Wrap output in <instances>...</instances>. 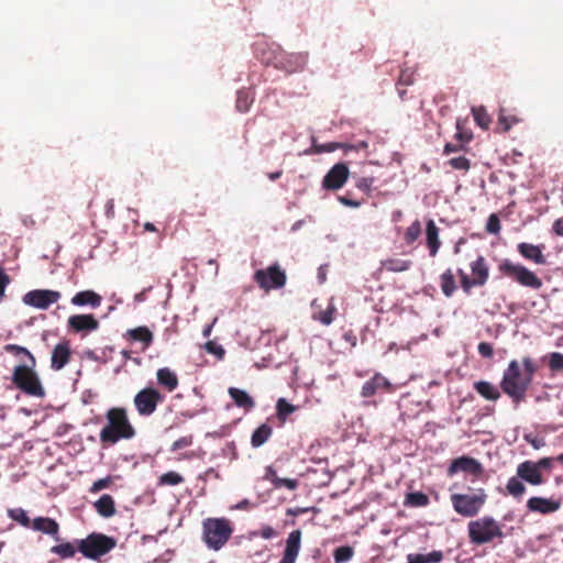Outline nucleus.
<instances>
[{
    "label": "nucleus",
    "instance_id": "obj_1",
    "mask_svg": "<svg viewBox=\"0 0 563 563\" xmlns=\"http://www.w3.org/2000/svg\"><path fill=\"white\" fill-rule=\"evenodd\" d=\"M522 365L523 369H521L517 360L510 361L507 368L504 371L500 382L501 390L515 405H519L526 399L527 391L538 371L537 364L529 356L522 358Z\"/></svg>",
    "mask_w": 563,
    "mask_h": 563
},
{
    "label": "nucleus",
    "instance_id": "obj_2",
    "mask_svg": "<svg viewBox=\"0 0 563 563\" xmlns=\"http://www.w3.org/2000/svg\"><path fill=\"white\" fill-rule=\"evenodd\" d=\"M107 424L100 430L99 438L102 446L114 445L121 440H131L136 435L128 409L112 407L106 412Z\"/></svg>",
    "mask_w": 563,
    "mask_h": 563
},
{
    "label": "nucleus",
    "instance_id": "obj_3",
    "mask_svg": "<svg viewBox=\"0 0 563 563\" xmlns=\"http://www.w3.org/2000/svg\"><path fill=\"white\" fill-rule=\"evenodd\" d=\"M203 541L209 549L220 550L230 539L233 528L227 518H207L202 522Z\"/></svg>",
    "mask_w": 563,
    "mask_h": 563
},
{
    "label": "nucleus",
    "instance_id": "obj_4",
    "mask_svg": "<svg viewBox=\"0 0 563 563\" xmlns=\"http://www.w3.org/2000/svg\"><path fill=\"white\" fill-rule=\"evenodd\" d=\"M498 271L501 276L510 278L520 286L539 290L542 288L543 283L540 277L532 271L527 268L520 263H514L508 258L503 260L498 265Z\"/></svg>",
    "mask_w": 563,
    "mask_h": 563
},
{
    "label": "nucleus",
    "instance_id": "obj_5",
    "mask_svg": "<svg viewBox=\"0 0 563 563\" xmlns=\"http://www.w3.org/2000/svg\"><path fill=\"white\" fill-rule=\"evenodd\" d=\"M117 545L114 538L99 532H92L87 538L77 540L78 551L87 559L99 560Z\"/></svg>",
    "mask_w": 563,
    "mask_h": 563
},
{
    "label": "nucleus",
    "instance_id": "obj_6",
    "mask_svg": "<svg viewBox=\"0 0 563 563\" xmlns=\"http://www.w3.org/2000/svg\"><path fill=\"white\" fill-rule=\"evenodd\" d=\"M468 538L474 544H485L494 539L504 538L500 525L492 517L485 516L468 522Z\"/></svg>",
    "mask_w": 563,
    "mask_h": 563
},
{
    "label": "nucleus",
    "instance_id": "obj_7",
    "mask_svg": "<svg viewBox=\"0 0 563 563\" xmlns=\"http://www.w3.org/2000/svg\"><path fill=\"white\" fill-rule=\"evenodd\" d=\"M451 504L454 511L462 517H475L486 504L487 494L485 489L478 488L472 494H452Z\"/></svg>",
    "mask_w": 563,
    "mask_h": 563
},
{
    "label": "nucleus",
    "instance_id": "obj_8",
    "mask_svg": "<svg viewBox=\"0 0 563 563\" xmlns=\"http://www.w3.org/2000/svg\"><path fill=\"white\" fill-rule=\"evenodd\" d=\"M258 57L262 63L266 65H273L275 68L282 69L289 74L302 69L306 62L301 54H289L279 47L268 54L264 51H261Z\"/></svg>",
    "mask_w": 563,
    "mask_h": 563
},
{
    "label": "nucleus",
    "instance_id": "obj_9",
    "mask_svg": "<svg viewBox=\"0 0 563 563\" xmlns=\"http://www.w3.org/2000/svg\"><path fill=\"white\" fill-rule=\"evenodd\" d=\"M470 267L473 277H470L464 269H457L461 288L467 295L471 294L473 287L484 286L489 278V267L483 255H477V257L470 263Z\"/></svg>",
    "mask_w": 563,
    "mask_h": 563
},
{
    "label": "nucleus",
    "instance_id": "obj_10",
    "mask_svg": "<svg viewBox=\"0 0 563 563\" xmlns=\"http://www.w3.org/2000/svg\"><path fill=\"white\" fill-rule=\"evenodd\" d=\"M165 401V395L154 386L140 389L133 397V405L137 415L148 418L155 413L158 406Z\"/></svg>",
    "mask_w": 563,
    "mask_h": 563
},
{
    "label": "nucleus",
    "instance_id": "obj_11",
    "mask_svg": "<svg viewBox=\"0 0 563 563\" xmlns=\"http://www.w3.org/2000/svg\"><path fill=\"white\" fill-rule=\"evenodd\" d=\"M32 367L31 365H18L13 371L12 382L29 396L44 397L45 390Z\"/></svg>",
    "mask_w": 563,
    "mask_h": 563
},
{
    "label": "nucleus",
    "instance_id": "obj_12",
    "mask_svg": "<svg viewBox=\"0 0 563 563\" xmlns=\"http://www.w3.org/2000/svg\"><path fill=\"white\" fill-rule=\"evenodd\" d=\"M254 282L265 291L283 288L287 277L278 264H273L266 269H257L253 276Z\"/></svg>",
    "mask_w": 563,
    "mask_h": 563
},
{
    "label": "nucleus",
    "instance_id": "obj_13",
    "mask_svg": "<svg viewBox=\"0 0 563 563\" xmlns=\"http://www.w3.org/2000/svg\"><path fill=\"white\" fill-rule=\"evenodd\" d=\"M60 292L51 289H35L23 296V302L31 307L46 310L51 305L60 299Z\"/></svg>",
    "mask_w": 563,
    "mask_h": 563
},
{
    "label": "nucleus",
    "instance_id": "obj_14",
    "mask_svg": "<svg viewBox=\"0 0 563 563\" xmlns=\"http://www.w3.org/2000/svg\"><path fill=\"white\" fill-rule=\"evenodd\" d=\"M350 170L345 163H338L331 167L322 180V187L327 190H338L349 179Z\"/></svg>",
    "mask_w": 563,
    "mask_h": 563
},
{
    "label": "nucleus",
    "instance_id": "obj_15",
    "mask_svg": "<svg viewBox=\"0 0 563 563\" xmlns=\"http://www.w3.org/2000/svg\"><path fill=\"white\" fill-rule=\"evenodd\" d=\"M483 471V465L476 459L463 455L451 462L448 467V475L453 476L459 472H464L474 476H481Z\"/></svg>",
    "mask_w": 563,
    "mask_h": 563
},
{
    "label": "nucleus",
    "instance_id": "obj_16",
    "mask_svg": "<svg viewBox=\"0 0 563 563\" xmlns=\"http://www.w3.org/2000/svg\"><path fill=\"white\" fill-rule=\"evenodd\" d=\"M393 389L390 382L380 373H376L372 378L366 380L361 389V396L369 398L378 393H390Z\"/></svg>",
    "mask_w": 563,
    "mask_h": 563
},
{
    "label": "nucleus",
    "instance_id": "obj_17",
    "mask_svg": "<svg viewBox=\"0 0 563 563\" xmlns=\"http://www.w3.org/2000/svg\"><path fill=\"white\" fill-rule=\"evenodd\" d=\"M527 509L530 512L549 515L558 511L561 507V501L553 498L531 497L527 501Z\"/></svg>",
    "mask_w": 563,
    "mask_h": 563
},
{
    "label": "nucleus",
    "instance_id": "obj_18",
    "mask_svg": "<svg viewBox=\"0 0 563 563\" xmlns=\"http://www.w3.org/2000/svg\"><path fill=\"white\" fill-rule=\"evenodd\" d=\"M301 547V531L292 530L286 540L284 554L279 563H296Z\"/></svg>",
    "mask_w": 563,
    "mask_h": 563
},
{
    "label": "nucleus",
    "instance_id": "obj_19",
    "mask_svg": "<svg viewBox=\"0 0 563 563\" xmlns=\"http://www.w3.org/2000/svg\"><path fill=\"white\" fill-rule=\"evenodd\" d=\"M69 330L79 332L96 331L99 328V321L92 314H74L67 321Z\"/></svg>",
    "mask_w": 563,
    "mask_h": 563
},
{
    "label": "nucleus",
    "instance_id": "obj_20",
    "mask_svg": "<svg viewBox=\"0 0 563 563\" xmlns=\"http://www.w3.org/2000/svg\"><path fill=\"white\" fill-rule=\"evenodd\" d=\"M517 476L534 486L542 485L545 482L533 461L520 463L517 466Z\"/></svg>",
    "mask_w": 563,
    "mask_h": 563
},
{
    "label": "nucleus",
    "instance_id": "obj_21",
    "mask_svg": "<svg viewBox=\"0 0 563 563\" xmlns=\"http://www.w3.org/2000/svg\"><path fill=\"white\" fill-rule=\"evenodd\" d=\"M71 352L69 342L64 341L55 345L51 357V367L60 371L70 360Z\"/></svg>",
    "mask_w": 563,
    "mask_h": 563
},
{
    "label": "nucleus",
    "instance_id": "obj_22",
    "mask_svg": "<svg viewBox=\"0 0 563 563\" xmlns=\"http://www.w3.org/2000/svg\"><path fill=\"white\" fill-rule=\"evenodd\" d=\"M542 247H543L542 245H534V244L522 242L517 245V251L526 260L531 261L539 265H543V264H545L547 260L542 253Z\"/></svg>",
    "mask_w": 563,
    "mask_h": 563
},
{
    "label": "nucleus",
    "instance_id": "obj_23",
    "mask_svg": "<svg viewBox=\"0 0 563 563\" xmlns=\"http://www.w3.org/2000/svg\"><path fill=\"white\" fill-rule=\"evenodd\" d=\"M156 380L165 391L173 393L178 388L179 379L174 371L169 367L158 368L156 372Z\"/></svg>",
    "mask_w": 563,
    "mask_h": 563
},
{
    "label": "nucleus",
    "instance_id": "obj_24",
    "mask_svg": "<svg viewBox=\"0 0 563 563\" xmlns=\"http://www.w3.org/2000/svg\"><path fill=\"white\" fill-rule=\"evenodd\" d=\"M33 530L48 534L58 540L59 523L49 517H36L32 520Z\"/></svg>",
    "mask_w": 563,
    "mask_h": 563
},
{
    "label": "nucleus",
    "instance_id": "obj_25",
    "mask_svg": "<svg viewBox=\"0 0 563 563\" xmlns=\"http://www.w3.org/2000/svg\"><path fill=\"white\" fill-rule=\"evenodd\" d=\"M439 232L440 230L435 222L432 219L428 220L426 225V244L431 257H434L441 247Z\"/></svg>",
    "mask_w": 563,
    "mask_h": 563
},
{
    "label": "nucleus",
    "instance_id": "obj_26",
    "mask_svg": "<svg viewBox=\"0 0 563 563\" xmlns=\"http://www.w3.org/2000/svg\"><path fill=\"white\" fill-rule=\"evenodd\" d=\"M70 302L77 307L89 306L98 308L102 302V297L93 290H82L73 296Z\"/></svg>",
    "mask_w": 563,
    "mask_h": 563
},
{
    "label": "nucleus",
    "instance_id": "obj_27",
    "mask_svg": "<svg viewBox=\"0 0 563 563\" xmlns=\"http://www.w3.org/2000/svg\"><path fill=\"white\" fill-rule=\"evenodd\" d=\"M93 508L103 518L113 517L117 512L115 503L111 495L103 494L93 503Z\"/></svg>",
    "mask_w": 563,
    "mask_h": 563
},
{
    "label": "nucleus",
    "instance_id": "obj_28",
    "mask_svg": "<svg viewBox=\"0 0 563 563\" xmlns=\"http://www.w3.org/2000/svg\"><path fill=\"white\" fill-rule=\"evenodd\" d=\"M228 391L238 407L249 411L255 406L253 398L246 391L236 387H230Z\"/></svg>",
    "mask_w": 563,
    "mask_h": 563
},
{
    "label": "nucleus",
    "instance_id": "obj_29",
    "mask_svg": "<svg viewBox=\"0 0 563 563\" xmlns=\"http://www.w3.org/2000/svg\"><path fill=\"white\" fill-rule=\"evenodd\" d=\"M125 336L131 341H139L148 347L153 343V333L147 327H137L126 331Z\"/></svg>",
    "mask_w": 563,
    "mask_h": 563
},
{
    "label": "nucleus",
    "instance_id": "obj_30",
    "mask_svg": "<svg viewBox=\"0 0 563 563\" xmlns=\"http://www.w3.org/2000/svg\"><path fill=\"white\" fill-rule=\"evenodd\" d=\"M382 269H385L390 273H402L408 271L412 262L410 260H404L399 257H389L380 263Z\"/></svg>",
    "mask_w": 563,
    "mask_h": 563
},
{
    "label": "nucleus",
    "instance_id": "obj_31",
    "mask_svg": "<svg viewBox=\"0 0 563 563\" xmlns=\"http://www.w3.org/2000/svg\"><path fill=\"white\" fill-rule=\"evenodd\" d=\"M474 389L486 400L496 401L500 397L498 388L486 380L475 382Z\"/></svg>",
    "mask_w": 563,
    "mask_h": 563
},
{
    "label": "nucleus",
    "instance_id": "obj_32",
    "mask_svg": "<svg viewBox=\"0 0 563 563\" xmlns=\"http://www.w3.org/2000/svg\"><path fill=\"white\" fill-rule=\"evenodd\" d=\"M443 560L441 551H432L428 554L410 553L407 555V563H440Z\"/></svg>",
    "mask_w": 563,
    "mask_h": 563
},
{
    "label": "nucleus",
    "instance_id": "obj_33",
    "mask_svg": "<svg viewBox=\"0 0 563 563\" xmlns=\"http://www.w3.org/2000/svg\"><path fill=\"white\" fill-rule=\"evenodd\" d=\"M273 429L267 423L261 424L254 430L251 437V444L253 448L262 446L272 435Z\"/></svg>",
    "mask_w": 563,
    "mask_h": 563
},
{
    "label": "nucleus",
    "instance_id": "obj_34",
    "mask_svg": "<svg viewBox=\"0 0 563 563\" xmlns=\"http://www.w3.org/2000/svg\"><path fill=\"white\" fill-rule=\"evenodd\" d=\"M440 287L445 297L450 298L456 290V284L452 269L448 268L440 275Z\"/></svg>",
    "mask_w": 563,
    "mask_h": 563
},
{
    "label": "nucleus",
    "instance_id": "obj_35",
    "mask_svg": "<svg viewBox=\"0 0 563 563\" xmlns=\"http://www.w3.org/2000/svg\"><path fill=\"white\" fill-rule=\"evenodd\" d=\"M78 551L77 547L70 542H64L51 548V552L58 555L60 559H70Z\"/></svg>",
    "mask_w": 563,
    "mask_h": 563
},
{
    "label": "nucleus",
    "instance_id": "obj_36",
    "mask_svg": "<svg viewBox=\"0 0 563 563\" xmlns=\"http://www.w3.org/2000/svg\"><path fill=\"white\" fill-rule=\"evenodd\" d=\"M429 503V497L421 492L409 493L405 499V505L410 507H426Z\"/></svg>",
    "mask_w": 563,
    "mask_h": 563
},
{
    "label": "nucleus",
    "instance_id": "obj_37",
    "mask_svg": "<svg viewBox=\"0 0 563 563\" xmlns=\"http://www.w3.org/2000/svg\"><path fill=\"white\" fill-rule=\"evenodd\" d=\"M519 478L518 476H512L506 484L508 494L515 498H519L526 493V486Z\"/></svg>",
    "mask_w": 563,
    "mask_h": 563
},
{
    "label": "nucleus",
    "instance_id": "obj_38",
    "mask_svg": "<svg viewBox=\"0 0 563 563\" xmlns=\"http://www.w3.org/2000/svg\"><path fill=\"white\" fill-rule=\"evenodd\" d=\"M3 350L16 357L24 355L29 361L27 365L35 366V357L27 349L16 344H7L4 345Z\"/></svg>",
    "mask_w": 563,
    "mask_h": 563
},
{
    "label": "nucleus",
    "instance_id": "obj_39",
    "mask_svg": "<svg viewBox=\"0 0 563 563\" xmlns=\"http://www.w3.org/2000/svg\"><path fill=\"white\" fill-rule=\"evenodd\" d=\"M297 407L289 404L285 398H279L276 404L277 418L280 421H286L289 415L295 412Z\"/></svg>",
    "mask_w": 563,
    "mask_h": 563
},
{
    "label": "nucleus",
    "instance_id": "obj_40",
    "mask_svg": "<svg viewBox=\"0 0 563 563\" xmlns=\"http://www.w3.org/2000/svg\"><path fill=\"white\" fill-rule=\"evenodd\" d=\"M422 231L421 223L417 219L415 220L406 230L404 234V240L406 244L411 245L413 242L418 240Z\"/></svg>",
    "mask_w": 563,
    "mask_h": 563
},
{
    "label": "nucleus",
    "instance_id": "obj_41",
    "mask_svg": "<svg viewBox=\"0 0 563 563\" xmlns=\"http://www.w3.org/2000/svg\"><path fill=\"white\" fill-rule=\"evenodd\" d=\"M8 516L12 520L19 522L21 526L29 528L32 526V521L23 508L8 509Z\"/></svg>",
    "mask_w": 563,
    "mask_h": 563
},
{
    "label": "nucleus",
    "instance_id": "obj_42",
    "mask_svg": "<svg viewBox=\"0 0 563 563\" xmlns=\"http://www.w3.org/2000/svg\"><path fill=\"white\" fill-rule=\"evenodd\" d=\"M354 555V549L350 545H342L333 551V558L335 563H346L352 560Z\"/></svg>",
    "mask_w": 563,
    "mask_h": 563
},
{
    "label": "nucleus",
    "instance_id": "obj_43",
    "mask_svg": "<svg viewBox=\"0 0 563 563\" xmlns=\"http://www.w3.org/2000/svg\"><path fill=\"white\" fill-rule=\"evenodd\" d=\"M253 103V98L245 90L238 91L235 107L240 112H247Z\"/></svg>",
    "mask_w": 563,
    "mask_h": 563
},
{
    "label": "nucleus",
    "instance_id": "obj_44",
    "mask_svg": "<svg viewBox=\"0 0 563 563\" xmlns=\"http://www.w3.org/2000/svg\"><path fill=\"white\" fill-rule=\"evenodd\" d=\"M472 113L475 122L483 129H488L490 124V117L484 107H477L472 109Z\"/></svg>",
    "mask_w": 563,
    "mask_h": 563
},
{
    "label": "nucleus",
    "instance_id": "obj_45",
    "mask_svg": "<svg viewBox=\"0 0 563 563\" xmlns=\"http://www.w3.org/2000/svg\"><path fill=\"white\" fill-rule=\"evenodd\" d=\"M184 482V477L176 472H167L158 478V485L161 486H176Z\"/></svg>",
    "mask_w": 563,
    "mask_h": 563
},
{
    "label": "nucleus",
    "instance_id": "obj_46",
    "mask_svg": "<svg viewBox=\"0 0 563 563\" xmlns=\"http://www.w3.org/2000/svg\"><path fill=\"white\" fill-rule=\"evenodd\" d=\"M336 312V308L334 305L330 303L325 310L319 312L317 319L324 325H329L334 320V314Z\"/></svg>",
    "mask_w": 563,
    "mask_h": 563
},
{
    "label": "nucleus",
    "instance_id": "obj_47",
    "mask_svg": "<svg viewBox=\"0 0 563 563\" xmlns=\"http://www.w3.org/2000/svg\"><path fill=\"white\" fill-rule=\"evenodd\" d=\"M448 164L457 170L467 172L471 168V162L465 156L453 157L449 159Z\"/></svg>",
    "mask_w": 563,
    "mask_h": 563
},
{
    "label": "nucleus",
    "instance_id": "obj_48",
    "mask_svg": "<svg viewBox=\"0 0 563 563\" xmlns=\"http://www.w3.org/2000/svg\"><path fill=\"white\" fill-rule=\"evenodd\" d=\"M113 483V479L111 476H107L104 478H100L90 486L89 493L97 494L102 489L109 488Z\"/></svg>",
    "mask_w": 563,
    "mask_h": 563
},
{
    "label": "nucleus",
    "instance_id": "obj_49",
    "mask_svg": "<svg viewBox=\"0 0 563 563\" xmlns=\"http://www.w3.org/2000/svg\"><path fill=\"white\" fill-rule=\"evenodd\" d=\"M336 147H341L344 150V152L349 151H360V150H366L368 147V143L365 141H361L357 144H334L329 147L330 151H333Z\"/></svg>",
    "mask_w": 563,
    "mask_h": 563
},
{
    "label": "nucleus",
    "instance_id": "obj_50",
    "mask_svg": "<svg viewBox=\"0 0 563 563\" xmlns=\"http://www.w3.org/2000/svg\"><path fill=\"white\" fill-rule=\"evenodd\" d=\"M549 367L552 371H563V354L554 352L550 354Z\"/></svg>",
    "mask_w": 563,
    "mask_h": 563
},
{
    "label": "nucleus",
    "instance_id": "obj_51",
    "mask_svg": "<svg viewBox=\"0 0 563 563\" xmlns=\"http://www.w3.org/2000/svg\"><path fill=\"white\" fill-rule=\"evenodd\" d=\"M375 179L373 177H361L357 179L355 186L363 192L369 195Z\"/></svg>",
    "mask_w": 563,
    "mask_h": 563
},
{
    "label": "nucleus",
    "instance_id": "obj_52",
    "mask_svg": "<svg viewBox=\"0 0 563 563\" xmlns=\"http://www.w3.org/2000/svg\"><path fill=\"white\" fill-rule=\"evenodd\" d=\"M500 228L501 227L498 216L495 213L490 214L486 223V231L493 234H498Z\"/></svg>",
    "mask_w": 563,
    "mask_h": 563
},
{
    "label": "nucleus",
    "instance_id": "obj_53",
    "mask_svg": "<svg viewBox=\"0 0 563 563\" xmlns=\"http://www.w3.org/2000/svg\"><path fill=\"white\" fill-rule=\"evenodd\" d=\"M298 485H299V483L297 479L279 477L278 479H276V484H275L274 488L278 489L282 487H286L289 490H295V489H297Z\"/></svg>",
    "mask_w": 563,
    "mask_h": 563
},
{
    "label": "nucleus",
    "instance_id": "obj_54",
    "mask_svg": "<svg viewBox=\"0 0 563 563\" xmlns=\"http://www.w3.org/2000/svg\"><path fill=\"white\" fill-rule=\"evenodd\" d=\"M192 442H194L192 435L181 437L172 444V451H178V450L188 448L192 444Z\"/></svg>",
    "mask_w": 563,
    "mask_h": 563
},
{
    "label": "nucleus",
    "instance_id": "obj_55",
    "mask_svg": "<svg viewBox=\"0 0 563 563\" xmlns=\"http://www.w3.org/2000/svg\"><path fill=\"white\" fill-rule=\"evenodd\" d=\"M413 82V71L410 68H404L398 78V85L409 86Z\"/></svg>",
    "mask_w": 563,
    "mask_h": 563
},
{
    "label": "nucleus",
    "instance_id": "obj_56",
    "mask_svg": "<svg viewBox=\"0 0 563 563\" xmlns=\"http://www.w3.org/2000/svg\"><path fill=\"white\" fill-rule=\"evenodd\" d=\"M515 123H517V119L515 117L500 114L498 118V125L501 128L503 132L509 131Z\"/></svg>",
    "mask_w": 563,
    "mask_h": 563
},
{
    "label": "nucleus",
    "instance_id": "obj_57",
    "mask_svg": "<svg viewBox=\"0 0 563 563\" xmlns=\"http://www.w3.org/2000/svg\"><path fill=\"white\" fill-rule=\"evenodd\" d=\"M205 349L208 353L217 355L219 358H222L224 355V350L221 345H218L213 341H208L205 344Z\"/></svg>",
    "mask_w": 563,
    "mask_h": 563
},
{
    "label": "nucleus",
    "instance_id": "obj_58",
    "mask_svg": "<svg viewBox=\"0 0 563 563\" xmlns=\"http://www.w3.org/2000/svg\"><path fill=\"white\" fill-rule=\"evenodd\" d=\"M477 351L479 355L485 358H492L494 355V349L488 342H481L477 346Z\"/></svg>",
    "mask_w": 563,
    "mask_h": 563
},
{
    "label": "nucleus",
    "instance_id": "obj_59",
    "mask_svg": "<svg viewBox=\"0 0 563 563\" xmlns=\"http://www.w3.org/2000/svg\"><path fill=\"white\" fill-rule=\"evenodd\" d=\"M10 284V277L4 273L3 268L0 267V302L5 296V288Z\"/></svg>",
    "mask_w": 563,
    "mask_h": 563
},
{
    "label": "nucleus",
    "instance_id": "obj_60",
    "mask_svg": "<svg viewBox=\"0 0 563 563\" xmlns=\"http://www.w3.org/2000/svg\"><path fill=\"white\" fill-rule=\"evenodd\" d=\"M554 461H556V457H542L538 462H534V464L537 465L539 472H541L542 470L551 471Z\"/></svg>",
    "mask_w": 563,
    "mask_h": 563
},
{
    "label": "nucleus",
    "instance_id": "obj_61",
    "mask_svg": "<svg viewBox=\"0 0 563 563\" xmlns=\"http://www.w3.org/2000/svg\"><path fill=\"white\" fill-rule=\"evenodd\" d=\"M257 536L262 537L263 539L269 540L277 536L276 530L271 526H263L258 532H256Z\"/></svg>",
    "mask_w": 563,
    "mask_h": 563
},
{
    "label": "nucleus",
    "instance_id": "obj_62",
    "mask_svg": "<svg viewBox=\"0 0 563 563\" xmlns=\"http://www.w3.org/2000/svg\"><path fill=\"white\" fill-rule=\"evenodd\" d=\"M457 132L455 134V137L461 141L462 143H467L472 140L473 134L468 131H462L460 128V123L456 124Z\"/></svg>",
    "mask_w": 563,
    "mask_h": 563
},
{
    "label": "nucleus",
    "instance_id": "obj_63",
    "mask_svg": "<svg viewBox=\"0 0 563 563\" xmlns=\"http://www.w3.org/2000/svg\"><path fill=\"white\" fill-rule=\"evenodd\" d=\"M264 478L269 481L272 483V485L275 486L276 479H278L279 476L277 475L276 471L272 466H267L265 470Z\"/></svg>",
    "mask_w": 563,
    "mask_h": 563
},
{
    "label": "nucleus",
    "instance_id": "obj_64",
    "mask_svg": "<svg viewBox=\"0 0 563 563\" xmlns=\"http://www.w3.org/2000/svg\"><path fill=\"white\" fill-rule=\"evenodd\" d=\"M338 199L342 205H344L346 207H351V208H358L362 205L361 201L353 200V199L349 198L347 196H340Z\"/></svg>",
    "mask_w": 563,
    "mask_h": 563
}]
</instances>
